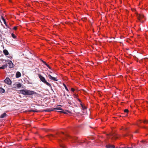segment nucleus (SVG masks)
I'll list each match as a JSON object with an SVG mask.
<instances>
[{"label":"nucleus","mask_w":148,"mask_h":148,"mask_svg":"<svg viewBox=\"0 0 148 148\" xmlns=\"http://www.w3.org/2000/svg\"><path fill=\"white\" fill-rule=\"evenodd\" d=\"M30 112H38V111H37L33 110H30Z\"/></svg>","instance_id":"obj_27"},{"label":"nucleus","mask_w":148,"mask_h":148,"mask_svg":"<svg viewBox=\"0 0 148 148\" xmlns=\"http://www.w3.org/2000/svg\"><path fill=\"white\" fill-rule=\"evenodd\" d=\"M116 135V134H110V136H112V140L115 139L117 138V137L115 136Z\"/></svg>","instance_id":"obj_7"},{"label":"nucleus","mask_w":148,"mask_h":148,"mask_svg":"<svg viewBox=\"0 0 148 148\" xmlns=\"http://www.w3.org/2000/svg\"><path fill=\"white\" fill-rule=\"evenodd\" d=\"M8 64L9 65V68H12L13 67V64L11 61H10Z\"/></svg>","instance_id":"obj_8"},{"label":"nucleus","mask_w":148,"mask_h":148,"mask_svg":"<svg viewBox=\"0 0 148 148\" xmlns=\"http://www.w3.org/2000/svg\"><path fill=\"white\" fill-rule=\"evenodd\" d=\"M4 81L5 83L9 85L11 84L12 83V82L10 79L9 78L7 77L6 78V79L4 80Z\"/></svg>","instance_id":"obj_3"},{"label":"nucleus","mask_w":148,"mask_h":148,"mask_svg":"<svg viewBox=\"0 0 148 148\" xmlns=\"http://www.w3.org/2000/svg\"><path fill=\"white\" fill-rule=\"evenodd\" d=\"M144 17V16L143 15H141V14L139 15L138 14L137 15L138 19V20L139 21H140L141 22V21H140V19L143 18Z\"/></svg>","instance_id":"obj_5"},{"label":"nucleus","mask_w":148,"mask_h":148,"mask_svg":"<svg viewBox=\"0 0 148 148\" xmlns=\"http://www.w3.org/2000/svg\"><path fill=\"white\" fill-rule=\"evenodd\" d=\"M106 147L107 148H114L115 147L114 145H106Z\"/></svg>","instance_id":"obj_14"},{"label":"nucleus","mask_w":148,"mask_h":148,"mask_svg":"<svg viewBox=\"0 0 148 148\" xmlns=\"http://www.w3.org/2000/svg\"><path fill=\"white\" fill-rule=\"evenodd\" d=\"M143 127L144 128H145V127Z\"/></svg>","instance_id":"obj_45"},{"label":"nucleus","mask_w":148,"mask_h":148,"mask_svg":"<svg viewBox=\"0 0 148 148\" xmlns=\"http://www.w3.org/2000/svg\"><path fill=\"white\" fill-rule=\"evenodd\" d=\"M40 60L44 64H45V63H46V62H45L43 60Z\"/></svg>","instance_id":"obj_30"},{"label":"nucleus","mask_w":148,"mask_h":148,"mask_svg":"<svg viewBox=\"0 0 148 148\" xmlns=\"http://www.w3.org/2000/svg\"><path fill=\"white\" fill-rule=\"evenodd\" d=\"M54 110H63V109L60 108V107H56L54 108L53 109L51 108H49L47 109L46 110H44L43 111H45V112H50L51 111H53Z\"/></svg>","instance_id":"obj_2"},{"label":"nucleus","mask_w":148,"mask_h":148,"mask_svg":"<svg viewBox=\"0 0 148 148\" xmlns=\"http://www.w3.org/2000/svg\"><path fill=\"white\" fill-rule=\"evenodd\" d=\"M45 65L46 66H47V67H48L49 66L46 63H45Z\"/></svg>","instance_id":"obj_31"},{"label":"nucleus","mask_w":148,"mask_h":148,"mask_svg":"<svg viewBox=\"0 0 148 148\" xmlns=\"http://www.w3.org/2000/svg\"><path fill=\"white\" fill-rule=\"evenodd\" d=\"M67 103L69 104L70 105H71L72 104V103L71 102V101L70 100H69V99H68L67 101Z\"/></svg>","instance_id":"obj_22"},{"label":"nucleus","mask_w":148,"mask_h":148,"mask_svg":"<svg viewBox=\"0 0 148 148\" xmlns=\"http://www.w3.org/2000/svg\"><path fill=\"white\" fill-rule=\"evenodd\" d=\"M80 91L81 92H82H82L84 90H80Z\"/></svg>","instance_id":"obj_36"},{"label":"nucleus","mask_w":148,"mask_h":148,"mask_svg":"<svg viewBox=\"0 0 148 148\" xmlns=\"http://www.w3.org/2000/svg\"><path fill=\"white\" fill-rule=\"evenodd\" d=\"M22 95L25 96L26 97H27V95H30L33 94H36L37 93H21Z\"/></svg>","instance_id":"obj_6"},{"label":"nucleus","mask_w":148,"mask_h":148,"mask_svg":"<svg viewBox=\"0 0 148 148\" xmlns=\"http://www.w3.org/2000/svg\"><path fill=\"white\" fill-rule=\"evenodd\" d=\"M77 99L80 102H81V100L77 98Z\"/></svg>","instance_id":"obj_34"},{"label":"nucleus","mask_w":148,"mask_h":148,"mask_svg":"<svg viewBox=\"0 0 148 148\" xmlns=\"http://www.w3.org/2000/svg\"><path fill=\"white\" fill-rule=\"evenodd\" d=\"M127 148H133V147H128Z\"/></svg>","instance_id":"obj_37"},{"label":"nucleus","mask_w":148,"mask_h":148,"mask_svg":"<svg viewBox=\"0 0 148 148\" xmlns=\"http://www.w3.org/2000/svg\"><path fill=\"white\" fill-rule=\"evenodd\" d=\"M56 134L57 135L58 134V133H56Z\"/></svg>","instance_id":"obj_46"},{"label":"nucleus","mask_w":148,"mask_h":148,"mask_svg":"<svg viewBox=\"0 0 148 148\" xmlns=\"http://www.w3.org/2000/svg\"><path fill=\"white\" fill-rule=\"evenodd\" d=\"M126 148L125 147H121V148Z\"/></svg>","instance_id":"obj_42"},{"label":"nucleus","mask_w":148,"mask_h":148,"mask_svg":"<svg viewBox=\"0 0 148 148\" xmlns=\"http://www.w3.org/2000/svg\"><path fill=\"white\" fill-rule=\"evenodd\" d=\"M66 95L68 96V97H69V95H68L67 93H66V94H65V93H64V96H65Z\"/></svg>","instance_id":"obj_29"},{"label":"nucleus","mask_w":148,"mask_h":148,"mask_svg":"<svg viewBox=\"0 0 148 148\" xmlns=\"http://www.w3.org/2000/svg\"><path fill=\"white\" fill-rule=\"evenodd\" d=\"M3 53L5 55H8L9 54V52L6 49H4L3 50Z\"/></svg>","instance_id":"obj_10"},{"label":"nucleus","mask_w":148,"mask_h":148,"mask_svg":"<svg viewBox=\"0 0 148 148\" xmlns=\"http://www.w3.org/2000/svg\"><path fill=\"white\" fill-rule=\"evenodd\" d=\"M7 64H5L3 65L2 66L0 67V69H4L5 68H7Z\"/></svg>","instance_id":"obj_12"},{"label":"nucleus","mask_w":148,"mask_h":148,"mask_svg":"<svg viewBox=\"0 0 148 148\" xmlns=\"http://www.w3.org/2000/svg\"><path fill=\"white\" fill-rule=\"evenodd\" d=\"M0 92H5V90L4 89L2 88H0Z\"/></svg>","instance_id":"obj_18"},{"label":"nucleus","mask_w":148,"mask_h":148,"mask_svg":"<svg viewBox=\"0 0 148 148\" xmlns=\"http://www.w3.org/2000/svg\"><path fill=\"white\" fill-rule=\"evenodd\" d=\"M124 112H127V113L128 112V110L127 109H125V110H124Z\"/></svg>","instance_id":"obj_25"},{"label":"nucleus","mask_w":148,"mask_h":148,"mask_svg":"<svg viewBox=\"0 0 148 148\" xmlns=\"http://www.w3.org/2000/svg\"><path fill=\"white\" fill-rule=\"evenodd\" d=\"M31 92L34 93V92H33V91H32Z\"/></svg>","instance_id":"obj_41"},{"label":"nucleus","mask_w":148,"mask_h":148,"mask_svg":"<svg viewBox=\"0 0 148 148\" xmlns=\"http://www.w3.org/2000/svg\"><path fill=\"white\" fill-rule=\"evenodd\" d=\"M38 75L39 77L42 82L48 86L51 87V84L46 80V79L44 77L41 75L40 74H38Z\"/></svg>","instance_id":"obj_1"},{"label":"nucleus","mask_w":148,"mask_h":148,"mask_svg":"<svg viewBox=\"0 0 148 148\" xmlns=\"http://www.w3.org/2000/svg\"><path fill=\"white\" fill-rule=\"evenodd\" d=\"M49 78V79L54 81H58V79L55 77H52L50 75L47 74Z\"/></svg>","instance_id":"obj_4"},{"label":"nucleus","mask_w":148,"mask_h":148,"mask_svg":"<svg viewBox=\"0 0 148 148\" xmlns=\"http://www.w3.org/2000/svg\"><path fill=\"white\" fill-rule=\"evenodd\" d=\"M59 112L60 113H63L64 114H67V112L69 113H71V112L69 110H66L65 112L64 111H59Z\"/></svg>","instance_id":"obj_11"},{"label":"nucleus","mask_w":148,"mask_h":148,"mask_svg":"<svg viewBox=\"0 0 148 148\" xmlns=\"http://www.w3.org/2000/svg\"><path fill=\"white\" fill-rule=\"evenodd\" d=\"M71 91L73 92L75 91H76L77 92H78L80 90H75L73 88H71Z\"/></svg>","instance_id":"obj_17"},{"label":"nucleus","mask_w":148,"mask_h":148,"mask_svg":"<svg viewBox=\"0 0 148 148\" xmlns=\"http://www.w3.org/2000/svg\"><path fill=\"white\" fill-rule=\"evenodd\" d=\"M13 29L15 30H16L17 29V27L15 26L13 28Z\"/></svg>","instance_id":"obj_28"},{"label":"nucleus","mask_w":148,"mask_h":148,"mask_svg":"<svg viewBox=\"0 0 148 148\" xmlns=\"http://www.w3.org/2000/svg\"><path fill=\"white\" fill-rule=\"evenodd\" d=\"M128 135L127 134H126L124 135V136H127Z\"/></svg>","instance_id":"obj_33"},{"label":"nucleus","mask_w":148,"mask_h":148,"mask_svg":"<svg viewBox=\"0 0 148 148\" xmlns=\"http://www.w3.org/2000/svg\"><path fill=\"white\" fill-rule=\"evenodd\" d=\"M62 133L63 134H64V133H63V132H62Z\"/></svg>","instance_id":"obj_44"},{"label":"nucleus","mask_w":148,"mask_h":148,"mask_svg":"<svg viewBox=\"0 0 148 148\" xmlns=\"http://www.w3.org/2000/svg\"><path fill=\"white\" fill-rule=\"evenodd\" d=\"M135 133H137V131H136V132H135Z\"/></svg>","instance_id":"obj_43"},{"label":"nucleus","mask_w":148,"mask_h":148,"mask_svg":"<svg viewBox=\"0 0 148 148\" xmlns=\"http://www.w3.org/2000/svg\"><path fill=\"white\" fill-rule=\"evenodd\" d=\"M48 68L49 69H51V67L50 66H49V67H48Z\"/></svg>","instance_id":"obj_35"},{"label":"nucleus","mask_w":148,"mask_h":148,"mask_svg":"<svg viewBox=\"0 0 148 148\" xmlns=\"http://www.w3.org/2000/svg\"><path fill=\"white\" fill-rule=\"evenodd\" d=\"M2 20L3 21V22H4V24L8 28H9V27L6 24V21H5V19L4 18L3 16L2 17Z\"/></svg>","instance_id":"obj_15"},{"label":"nucleus","mask_w":148,"mask_h":148,"mask_svg":"<svg viewBox=\"0 0 148 148\" xmlns=\"http://www.w3.org/2000/svg\"><path fill=\"white\" fill-rule=\"evenodd\" d=\"M12 36L14 38H16V36L13 33L12 34Z\"/></svg>","instance_id":"obj_23"},{"label":"nucleus","mask_w":148,"mask_h":148,"mask_svg":"<svg viewBox=\"0 0 148 148\" xmlns=\"http://www.w3.org/2000/svg\"><path fill=\"white\" fill-rule=\"evenodd\" d=\"M143 122L145 123H148V121L146 120H144L143 121Z\"/></svg>","instance_id":"obj_26"},{"label":"nucleus","mask_w":148,"mask_h":148,"mask_svg":"<svg viewBox=\"0 0 148 148\" xmlns=\"http://www.w3.org/2000/svg\"><path fill=\"white\" fill-rule=\"evenodd\" d=\"M6 114L5 113H4L0 116V118H3L6 117Z\"/></svg>","instance_id":"obj_13"},{"label":"nucleus","mask_w":148,"mask_h":148,"mask_svg":"<svg viewBox=\"0 0 148 148\" xmlns=\"http://www.w3.org/2000/svg\"><path fill=\"white\" fill-rule=\"evenodd\" d=\"M22 93H23V92H25L24 91H23V90H22Z\"/></svg>","instance_id":"obj_32"},{"label":"nucleus","mask_w":148,"mask_h":148,"mask_svg":"<svg viewBox=\"0 0 148 148\" xmlns=\"http://www.w3.org/2000/svg\"><path fill=\"white\" fill-rule=\"evenodd\" d=\"M80 105H81L82 108L83 109H84L85 108V107L82 104V103H80Z\"/></svg>","instance_id":"obj_24"},{"label":"nucleus","mask_w":148,"mask_h":148,"mask_svg":"<svg viewBox=\"0 0 148 148\" xmlns=\"http://www.w3.org/2000/svg\"><path fill=\"white\" fill-rule=\"evenodd\" d=\"M127 129V128H125V130H126Z\"/></svg>","instance_id":"obj_40"},{"label":"nucleus","mask_w":148,"mask_h":148,"mask_svg":"<svg viewBox=\"0 0 148 148\" xmlns=\"http://www.w3.org/2000/svg\"><path fill=\"white\" fill-rule=\"evenodd\" d=\"M66 138H72L73 139H74V138L72 137L71 136H70L69 135H66Z\"/></svg>","instance_id":"obj_21"},{"label":"nucleus","mask_w":148,"mask_h":148,"mask_svg":"<svg viewBox=\"0 0 148 148\" xmlns=\"http://www.w3.org/2000/svg\"><path fill=\"white\" fill-rule=\"evenodd\" d=\"M16 86L18 88H19L21 86V84L20 83H18L16 84Z\"/></svg>","instance_id":"obj_16"},{"label":"nucleus","mask_w":148,"mask_h":148,"mask_svg":"<svg viewBox=\"0 0 148 148\" xmlns=\"http://www.w3.org/2000/svg\"><path fill=\"white\" fill-rule=\"evenodd\" d=\"M21 73L18 71L16 73V78H19L21 76Z\"/></svg>","instance_id":"obj_9"},{"label":"nucleus","mask_w":148,"mask_h":148,"mask_svg":"<svg viewBox=\"0 0 148 148\" xmlns=\"http://www.w3.org/2000/svg\"><path fill=\"white\" fill-rule=\"evenodd\" d=\"M99 96H101V95H100V93H99Z\"/></svg>","instance_id":"obj_38"},{"label":"nucleus","mask_w":148,"mask_h":148,"mask_svg":"<svg viewBox=\"0 0 148 148\" xmlns=\"http://www.w3.org/2000/svg\"><path fill=\"white\" fill-rule=\"evenodd\" d=\"M63 85L64 86V87L65 89L67 91L69 92V90L68 88H67V86H66V85L64 84H63Z\"/></svg>","instance_id":"obj_19"},{"label":"nucleus","mask_w":148,"mask_h":148,"mask_svg":"<svg viewBox=\"0 0 148 148\" xmlns=\"http://www.w3.org/2000/svg\"><path fill=\"white\" fill-rule=\"evenodd\" d=\"M47 136L49 138H50L51 137H54V138L56 137L54 136L52 134H50L49 135H48Z\"/></svg>","instance_id":"obj_20"},{"label":"nucleus","mask_w":148,"mask_h":148,"mask_svg":"<svg viewBox=\"0 0 148 148\" xmlns=\"http://www.w3.org/2000/svg\"><path fill=\"white\" fill-rule=\"evenodd\" d=\"M75 97H77V95H75Z\"/></svg>","instance_id":"obj_39"}]
</instances>
